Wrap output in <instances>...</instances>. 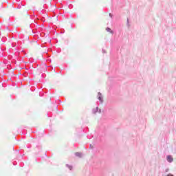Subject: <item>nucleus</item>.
Returning <instances> with one entry per match:
<instances>
[{
	"label": "nucleus",
	"instance_id": "nucleus-1",
	"mask_svg": "<svg viewBox=\"0 0 176 176\" xmlns=\"http://www.w3.org/2000/svg\"><path fill=\"white\" fill-rule=\"evenodd\" d=\"M167 160L168 162H169V163H171L174 160V159L173 158V157H171V155H168Z\"/></svg>",
	"mask_w": 176,
	"mask_h": 176
},
{
	"label": "nucleus",
	"instance_id": "nucleus-2",
	"mask_svg": "<svg viewBox=\"0 0 176 176\" xmlns=\"http://www.w3.org/2000/svg\"><path fill=\"white\" fill-rule=\"evenodd\" d=\"M76 156H78V157H82V153H76Z\"/></svg>",
	"mask_w": 176,
	"mask_h": 176
},
{
	"label": "nucleus",
	"instance_id": "nucleus-3",
	"mask_svg": "<svg viewBox=\"0 0 176 176\" xmlns=\"http://www.w3.org/2000/svg\"><path fill=\"white\" fill-rule=\"evenodd\" d=\"M98 100H100V101H101V102H102V98H101V94H98Z\"/></svg>",
	"mask_w": 176,
	"mask_h": 176
},
{
	"label": "nucleus",
	"instance_id": "nucleus-4",
	"mask_svg": "<svg viewBox=\"0 0 176 176\" xmlns=\"http://www.w3.org/2000/svg\"><path fill=\"white\" fill-rule=\"evenodd\" d=\"M106 30H107L108 32H112V31H111V28H107L106 29Z\"/></svg>",
	"mask_w": 176,
	"mask_h": 176
},
{
	"label": "nucleus",
	"instance_id": "nucleus-5",
	"mask_svg": "<svg viewBox=\"0 0 176 176\" xmlns=\"http://www.w3.org/2000/svg\"><path fill=\"white\" fill-rule=\"evenodd\" d=\"M166 176H174V175H171V174H168V175H167Z\"/></svg>",
	"mask_w": 176,
	"mask_h": 176
}]
</instances>
